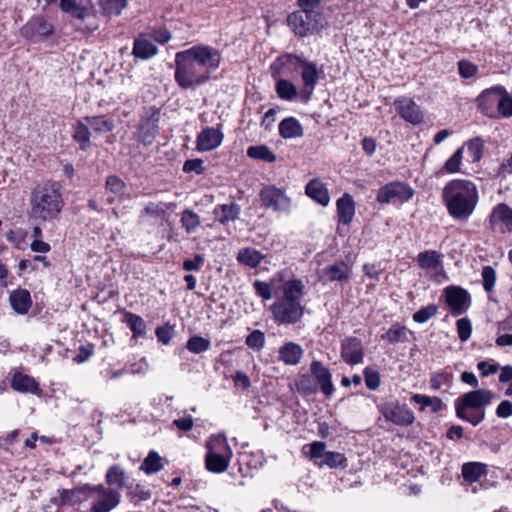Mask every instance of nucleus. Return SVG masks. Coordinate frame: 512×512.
<instances>
[{
  "label": "nucleus",
  "mask_w": 512,
  "mask_h": 512,
  "mask_svg": "<svg viewBox=\"0 0 512 512\" xmlns=\"http://www.w3.org/2000/svg\"><path fill=\"white\" fill-rule=\"evenodd\" d=\"M247 156L252 159L261 160L267 163H273L276 161V155L266 145H255L248 147Z\"/></svg>",
  "instance_id": "f704fd0d"
},
{
  "label": "nucleus",
  "mask_w": 512,
  "mask_h": 512,
  "mask_svg": "<svg viewBox=\"0 0 512 512\" xmlns=\"http://www.w3.org/2000/svg\"><path fill=\"white\" fill-rule=\"evenodd\" d=\"M364 380L369 390H376L380 386V374L378 371L371 368H365Z\"/></svg>",
  "instance_id": "680f3d73"
},
{
  "label": "nucleus",
  "mask_w": 512,
  "mask_h": 512,
  "mask_svg": "<svg viewBox=\"0 0 512 512\" xmlns=\"http://www.w3.org/2000/svg\"><path fill=\"white\" fill-rule=\"evenodd\" d=\"M26 28L41 36H49L53 33V26L40 17L32 19Z\"/></svg>",
  "instance_id": "37998d69"
},
{
  "label": "nucleus",
  "mask_w": 512,
  "mask_h": 512,
  "mask_svg": "<svg viewBox=\"0 0 512 512\" xmlns=\"http://www.w3.org/2000/svg\"><path fill=\"white\" fill-rule=\"evenodd\" d=\"M317 465L320 467L326 465L329 468H346L348 463L344 454L340 452L328 451L327 454H325V458L317 462Z\"/></svg>",
  "instance_id": "ea45409f"
},
{
  "label": "nucleus",
  "mask_w": 512,
  "mask_h": 512,
  "mask_svg": "<svg viewBox=\"0 0 512 512\" xmlns=\"http://www.w3.org/2000/svg\"><path fill=\"white\" fill-rule=\"evenodd\" d=\"M29 204L31 218L42 221L55 219L63 207L61 185L51 180L37 184L31 191Z\"/></svg>",
  "instance_id": "7ed1b4c3"
},
{
  "label": "nucleus",
  "mask_w": 512,
  "mask_h": 512,
  "mask_svg": "<svg viewBox=\"0 0 512 512\" xmlns=\"http://www.w3.org/2000/svg\"><path fill=\"white\" fill-rule=\"evenodd\" d=\"M487 473V465L480 462H468L462 466V477L469 483L477 482Z\"/></svg>",
  "instance_id": "7c9ffc66"
},
{
  "label": "nucleus",
  "mask_w": 512,
  "mask_h": 512,
  "mask_svg": "<svg viewBox=\"0 0 512 512\" xmlns=\"http://www.w3.org/2000/svg\"><path fill=\"white\" fill-rule=\"evenodd\" d=\"M297 388L302 395H311L316 392V387L313 385L309 375H302L297 383Z\"/></svg>",
  "instance_id": "69168bd1"
},
{
  "label": "nucleus",
  "mask_w": 512,
  "mask_h": 512,
  "mask_svg": "<svg viewBox=\"0 0 512 512\" xmlns=\"http://www.w3.org/2000/svg\"><path fill=\"white\" fill-rule=\"evenodd\" d=\"M310 370L317 383L320 385L323 394L325 396H331L335 389L332 383V374L330 370L323 366V364L318 360H313L311 362Z\"/></svg>",
  "instance_id": "dca6fc26"
},
{
  "label": "nucleus",
  "mask_w": 512,
  "mask_h": 512,
  "mask_svg": "<svg viewBox=\"0 0 512 512\" xmlns=\"http://www.w3.org/2000/svg\"><path fill=\"white\" fill-rule=\"evenodd\" d=\"M259 198L265 208L274 211H286L291 204V200L285 194V191L274 185L263 186L260 190Z\"/></svg>",
  "instance_id": "1a4fd4ad"
},
{
  "label": "nucleus",
  "mask_w": 512,
  "mask_h": 512,
  "mask_svg": "<svg viewBox=\"0 0 512 512\" xmlns=\"http://www.w3.org/2000/svg\"><path fill=\"white\" fill-rule=\"evenodd\" d=\"M125 473L119 466H112L106 474V479L109 485L122 487L124 485Z\"/></svg>",
  "instance_id": "09e8293b"
},
{
  "label": "nucleus",
  "mask_w": 512,
  "mask_h": 512,
  "mask_svg": "<svg viewBox=\"0 0 512 512\" xmlns=\"http://www.w3.org/2000/svg\"><path fill=\"white\" fill-rule=\"evenodd\" d=\"M155 334L160 343L167 345L170 343L174 335V329L171 325L165 324L157 327Z\"/></svg>",
  "instance_id": "e2e57ef3"
},
{
  "label": "nucleus",
  "mask_w": 512,
  "mask_h": 512,
  "mask_svg": "<svg viewBox=\"0 0 512 512\" xmlns=\"http://www.w3.org/2000/svg\"><path fill=\"white\" fill-rule=\"evenodd\" d=\"M447 305L450 307L452 314L457 316L464 312L467 303L470 301L468 291L459 286H448L444 290Z\"/></svg>",
  "instance_id": "f8f14e48"
},
{
  "label": "nucleus",
  "mask_w": 512,
  "mask_h": 512,
  "mask_svg": "<svg viewBox=\"0 0 512 512\" xmlns=\"http://www.w3.org/2000/svg\"><path fill=\"white\" fill-rule=\"evenodd\" d=\"M497 109L504 117L512 116V97L505 94L504 88H502Z\"/></svg>",
  "instance_id": "13d9d810"
},
{
  "label": "nucleus",
  "mask_w": 512,
  "mask_h": 512,
  "mask_svg": "<svg viewBox=\"0 0 512 512\" xmlns=\"http://www.w3.org/2000/svg\"><path fill=\"white\" fill-rule=\"evenodd\" d=\"M483 287L486 292H491L496 282V271L492 266H484L482 269Z\"/></svg>",
  "instance_id": "5fc2aeb1"
},
{
  "label": "nucleus",
  "mask_w": 512,
  "mask_h": 512,
  "mask_svg": "<svg viewBox=\"0 0 512 512\" xmlns=\"http://www.w3.org/2000/svg\"><path fill=\"white\" fill-rule=\"evenodd\" d=\"M9 300L13 310L21 315L26 314L32 305L30 293L24 289L13 291Z\"/></svg>",
  "instance_id": "cd10ccee"
},
{
  "label": "nucleus",
  "mask_w": 512,
  "mask_h": 512,
  "mask_svg": "<svg viewBox=\"0 0 512 512\" xmlns=\"http://www.w3.org/2000/svg\"><path fill=\"white\" fill-rule=\"evenodd\" d=\"M253 288L257 296L262 298V300L267 301L272 298V287L269 283L261 280H255Z\"/></svg>",
  "instance_id": "052dcab7"
},
{
  "label": "nucleus",
  "mask_w": 512,
  "mask_h": 512,
  "mask_svg": "<svg viewBox=\"0 0 512 512\" xmlns=\"http://www.w3.org/2000/svg\"><path fill=\"white\" fill-rule=\"evenodd\" d=\"M222 139L223 134L218 129L207 127L198 134L197 149L211 151L221 144Z\"/></svg>",
  "instance_id": "aec40b11"
},
{
  "label": "nucleus",
  "mask_w": 512,
  "mask_h": 512,
  "mask_svg": "<svg viewBox=\"0 0 512 512\" xmlns=\"http://www.w3.org/2000/svg\"><path fill=\"white\" fill-rule=\"evenodd\" d=\"M181 224L184 230L190 234L195 232L201 225V219L196 212L190 209H185L181 214Z\"/></svg>",
  "instance_id": "58836bf2"
},
{
  "label": "nucleus",
  "mask_w": 512,
  "mask_h": 512,
  "mask_svg": "<svg viewBox=\"0 0 512 512\" xmlns=\"http://www.w3.org/2000/svg\"><path fill=\"white\" fill-rule=\"evenodd\" d=\"M503 87H493L484 90L477 98L479 109L487 116L492 117L494 108L498 107V101Z\"/></svg>",
  "instance_id": "f3484780"
},
{
  "label": "nucleus",
  "mask_w": 512,
  "mask_h": 512,
  "mask_svg": "<svg viewBox=\"0 0 512 512\" xmlns=\"http://www.w3.org/2000/svg\"><path fill=\"white\" fill-rule=\"evenodd\" d=\"M221 64V52L209 45H194L175 54L174 79L181 89H195L207 83Z\"/></svg>",
  "instance_id": "f257e3e1"
},
{
  "label": "nucleus",
  "mask_w": 512,
  "mask_h": 512,
  "mask_svg": "<svg viewBox=\"0 0 512 512\" xmlns=\"http://www.w3.org/2000/svg\"><path fill=\"white\" fill-rule=\"evenodd\" d=\"M452 381L453 374L451 372L442 370L431 375L430 387L432 390H440L444 386L449 388L452 385Z\"/></svg>",
  "instance_id": "a19ab883"
},
{
  "label": "nucleus",
  "mask_w": 512,
  "mask_h": 512,
  "mask_svg": "<svg viewBox=\"0 0 512 512\" xmlns=\"http://www.w3.org/2000/svg\"><path fill=\"white\" fill-rule=\"evenodd\" d=\"M263 259L264 255L261 252L250 247L241 249L237 254V261L251 268L258 267Z\"/></svg>",
  "instance_id": "2f4dec72"
},
{
  "label": "nucleus",
  "mask_w": 512,
  "mask_h": 512,
  "mask_svg": "<svg viewBox=\"0 0 512 512\" xmlns=\"http://www.w3.org/2000/svg\"><path fill=\"white\" fill-rule=\"evenodd\" d=\"M417 264L425 270L437 269L442 267V254L436 250H425L417 255Z\"/></svg>",
  "instance_id": "c85d7f7f"
},
{
  "label": "nucleus",
  "mask_w": 512,
  "mask_h": 512,
  "mask_svg": "<svg viewBox=\"0 0 512 512\" xmlns=\"http://www.w3.org/2000/svg\"><path fill=\"white\" fill-rule=\"evenodd\" d=\"M380 412L387 421L399 426H408L415 420L411 409L398 403H385L380 407Z\"/></svg>",
  "instance_id": "9d476101"
},
{
  "label": "nucleus",
  "mask_w": 512,
  "mask_h": 512,
  "mask_svg": "<svg viewBox=\"0 0 512 512\" xmlns=\"http://www.w3.org/2000/svg\"><path fill=\"white\" fill-rule=\"evenodd\" d=\"M84 120L95 132L105 133L114 129V122L106 116L85 117Z\"/></svg>",
  "instance_id": "c9c22d12"
},
{
  "label": "nucleus",
  "mask_w": 512,
  "mask_h": 512,
  "mask_svg": "<svg viewBox=\"0 0 512 512\" xmlns=\"http://www.w3.org/2000/svg\"><path fill=\"white\" fill-rule=\"evenodd\" d=\"M230 459L228 456H221L212 453H206L205 466L206 469L213 473H222L227 470Z\"/></svg>",
  "instance_id": "473e14b6"
},
{
  "label": "nucleus",
  "mask_w": 512,
  "mask_h": 512,
  "mask_svg": "<svg viewBox=\"0 0 512 512\" xmlns=\"http://www.w3.org/2000/svg\"><path fill=\"white\" fill-rule=\"evenodd\" d=\"M158 53L157 46L153 43L150 36L140 34L135 38L132 54L139 59L148 60Z\"/></svg>",
  "instance_id": "6ab92c4d"
},
{
  "label": "nucleus",
  "mask_w": 512,
  "mask_h": 512,
  "mask_svg": "<svg viewBox=\"0 0 512 512\" xmlns=\"http://www.w3.org/2000/svg\"><path fill=\"white\" fill-rule=\"evenodd\" d=\"M338 222L350 225L355 215V202L353 197L345 193L336 202Z\"/></svg>",
  "instance_id": "5701e85b"
},
{
  "label": "nucleus",
  "mask_w": 512,
  "mask_h": 512,
  "mask_svg": "<svg viewBox=\"0 0 512 512\" xmlns=\"http://www.w3.org/2000/svg\"><path fill=\"white\" fill-rule=\"evenodd\" d=\"M305 192L310 198L322 206H327L330 202V196L327 188L318 179H312L309 181L305 187Z\"/></svg>",
  "instance_id": "a878e982"
},
{
  "label": "nucleus",
  "mask_w": 512,
  "mask_h": 512,
  "mask_svg": "<svg viewBox=\"0 0 512 512\" xmlns=\"http://www.w3.org/2000/svg\"><path fill=\"white\" fill-rule=\"evenodd\" d=\"M210 341L201 336H193L187 342V349L195 354L207 351L210 348Z\"/></svg>",
  "instance_id": "49530a36"
},
{
  "label": "nucleus",
  "mask_w": 512,
  "mask_h": 512,
  "mask_svg": "<svg viewBox=\"0 0 512 512\" xmlns=\"http://www.w3.org/2000/svg\"><path fill=\"white\" fill-rule=\"evenodd\" d=\"M245 343L250 349L260 351L265 345V335L260 330H254L246 337Z\"/></svg>",
  "instance_id": "de8ad7c7"
},
{
  "label": "nucleus",
  "mask_w": 512,
  "mask_h": 512,
  "mask_svg": "<svg viewBox=\"0 0 512 512\" xmlns=\"http://www.w3.org/2000/svg\"><path fill=\"white\" fill-rule=\"evenodd\" d=\"M301 67V78L304 83V90L301 92V96L307 101L310 99L318 83L319 69L316 63L307 60L302 62Z\"/></svg>",
  "instance_id": "2eb2a0df"
},
{
  "label": "nucleus",
  "mask_w": 512,
  "mask_h": 512,
  "mask_svg": "<svg viewBox=\"0 0 512 512\" xmlns=\"http://www.w3.org/2000/svg\"><path fill=\"white\" fill-rule=\"evenodd\" d=\"M288 26L295 35L306 37L320 32L326 25L323 13L295 11L287 18Z\"/></svg>",
  "instance_id": "39448f33"
},
{
  "label": "nucleus",
  "mask_w": 512,
  "mask_h": 512,
  "mask_svg": "<svg viewBox=\"0 0 512 512\" xmlns=\"http://www.w3.org/2000/svg\"><path fill=\"white\" fill-rule=\"evenodd\" d=\"M146 329L145 321L140 316L130 313V330L133 333V337H145Z\"/></svg>",
  "instance_id": "8fccbe9b"
},
{
  "label": "nucleus",
  "mask_w": 512,
  "mask_h": 512,
  "mask_svg": "<svg viewBox=\"0 0 512 512\" xmlns=\"http://www.w3.org/2000/svg\"><path fill=\"white\" fill-rule=\"evenodd\" d=\"M413 195L414 190L409 184L394 181L380 187L376 199L381 204H389L391 202L403 203L409 201Z\"/></svg>",
  "instance_id": "6e6552de"
},
{
  "label": "nucleus",
  "mask_w": 512,
  "mask_h": 512,
  "mask_svg": "<svg viewBox=\"0 0 512 512\" xmlns=\"http://www.w3.org/2000/svg\"><path fill=\"white\" fill-rule=\"evenodd\" d=\"M304 355L301 345L295 342H285L278 350V359L289 366H295L300 363Z\"/></svg>",
  "instance_id": "412c9836"
},
{
  "label": "nucleus",
  "mask_w": 512,
  "mask_h": 512,
  "mask_svg": "<svg viewBox=\"0 0 512 512\" xmlns=\"http://www.w3.org/2000/svg\"><path fill=\"white\" fill-rule=\"evenodd\" d=\"M275 90L280 99L287 101L293 100L298 94L296 86L286 79H279L276 82Z\"/></svg>",
  "instance_id": "e433bc0d"
},
{
  "label": "nucleus",
  "mask_w": 512,
  "mask_h": 512,
  "mask_svg": "<svg viewBox=\"0 0 512 512\" xmlns=\"http://www.w3.org/2000/svg\"><path fill=\"white\" fill-rule=\"evenodd\" d=\"M59 7L63 12L83 20L90 14L91 3L84 0H59Z\"/></svg>",
  "instance_id": "393cba45"
},
{
  "label": "nucleus",
  "mask_w": 512,
  "mask_h": 512,
  "mask_svg": "<svg viewBox=\"0 0 512 512\" xmlns=\"http://www.w3.org/2000/svg\"><path fill=\"white\" fill-rule=\"evenodd\" d=\"M279 134L284 139L299 138L304 135V129L295 117L284 118L278 126Z\"/></svg>",
  "instance_id": "bb28decb"
},
{
  "label": "nucleus",
  "mask_w": 512,
  "mask_h": 512,
  "mask_svg": "<svg viewBox=\"0 0 512 512\" xmlns=\"http://www.w3.org/2000/svg\"><path fill=\"white\" fill-rule=\"evenodd\" d=\"M306 59L303 56L285 53L278 58V61L281 63L284 69H288L289 72H294L298 69V67L302 66V62Z\"/></svg>",
  "instance_id": "c03bdc74"
},
{
  "label": "nucleus",
  "mask_w": 512,
  "mask_h": 512,
  "mask_svg": "<svg viewBox=\"0 0 512 512\" xmlns=\"http://www.w3.org/2000/svg\"><path fill=\"white\" fill-rule=\"evenodd\" d=\"M303 306L300 300L279 298L270 307L275 322L278 324H295L303 317Z\"/></svg>",
  "instance_id": "0eeeda50"
},
{
  "label": "nucleus",
  "mask_w": 512,
  "mask_h": 512,
  "mask_svg": "<svg viewBox=\"0 0 512 512\" xmlns=\"http://www.w3.org/2000/svg\"><path fill=\"white\" fill-rule=\"evenodd\" d=\"M206 447L208 453L228 456L229 458L232 456L231 448L228 445L227 439L224 435L211 436L207 441Z\"/></svg>",
  "instance_id": "c756f323"
},
{
  "label": "nucleus",
  "mask_w": 512,
  "mask_h": 512,
  "mask_svg": "<svg viewBox=\"0 0 512 512\" xmlns=\"http://www.w3.org/2000/svg\"><path fill=\"white\" fill-rule=\"evenodd\" d=\"M11 387L20 393H31L34 395H40L42 390L39 387L38 382L31 376L23 374L21 372H15L11 379Z\"/></svg>",
  "instance_id": "4be33fe9"
},
{
  "label": "nucleus",
  "mask_w": 512,
  "mask_h": 512,
  "mask_svg": "<svg viewBox=\"0 0 512 512\" xmlns=\"http://www.w3.org/2000/svg\"><path fill=\"white\" fill-rule=\"evenodd\" d=\"M407 336L406 327L399 323L393 324L387 331L381 336V339L389 344H396L404 342Z\"/></svg>",
  "instance_id": "4c0bfd02"
},
{
  "label": "nucleus",
  "mask_w": 512,
  "mask_h": 512,
  "mask_svg": "<svg viewBox=\"0 0 512 512\" xmlns=\"http://www.w3.org/2000/svg\"><path fill=\"white\" fill-rule=\"evenodd\" d=\"M183 171L185 173L194 172L197 175H200L204 172L203 160L195 158L189 159L184 162Z\"/></svg>",
  "instance_id": "338daca9"
},
{
  "label": "nucleus",
  "mask_w": 512,
  "mask_h": 512,
  "mask_svg": "<svg viewBox=\"0 0 512 512\" xmlns=\"http://www.w3.org/2000/svg\"><path fill=\"white\" fill-rule=\"evenodd\" d=\"M87 498H97L92 505V512H109L119 503V494L112 489H105L102 485H84L78 489Z\"/></svg>",
  "instance_id": "423d86ee"
},
{
  "label": "nucleus",
  "mask_w": 512,
  "mask_h": 512,
  "mask_svg": "<svg viewBox=\"0 0 512 512\" xmlns=\"http://www.w3.org/2000/svg\"><path fill=\"white\" fill-rule=\"evenodd\" d=\"M489 223L501 233L512 232V209L505 203L498 204L492 210Z\"/></svg>",
  "instance_id": "ddd939ff"
},
{
  "label": "nucleus",
  "mask_w": 512,
  "mask_h": 512,
  "mask_svg": "<svg viewBox=\"0 0 512 512\" xmlns=\"http://www.w3.org/2000/svg\"><path fill=\"white\" fill-rule=\"evenodd\" d=\"M397 113L407 122L418 125L423 121V113L412 99L401 97L394 101Z\"/></svg>",
  "instance_id": "4468645a"
},
{
  "label": "nucleus",
  "mask_w": 512,
  "mask_h": 512,
  "mask_svg": "<svg viewBox=\"0 0 512 512\" xmlns=\"http://www.w3.org/2000/svg\"><path fill=\"white\" fill-rule=\"evenodd\" d=\"M438 307L436 305H428L420 308L413 314V320L417 323H425L437 314Z\"/></svg>",
  "instance_id": "603ef678"
},
{
  "label": "nucleus",
  "mask_w": 512,
  "mask_h": 512,
  "mask_svg": "<svg viewBox=\"0 0 512 512\" xmlns=\"http://www.w3.org/2000/svg\"><path fill=\"white\" fill-rule=\"evenodd\" d=\"M74 138L81 143H88L90 139L89 125L79 122L76 127Z\"/></svg>",
  "instance_id": "774afa93"
},
{
  "label": "nucleus",
  "mask_w": 512,
  "mask_h": 512,
  "mask_svg": "<svg viewBox=\"0 0 512 512\" xmlns=\"http://www.w3.org/2000/svg\"><path fill=\"white\" fill-rule=\"evenodd\" d=\"M458 337L462 342H466L472 333V324L468 318H461L456 322Z\"/></svg>",
  "instance_id": "4d7b16f0"
},
{
  "label": "nucleus",
  "mask_w": 512,
  "mask_h": 512,
  "mask_svg": "<svg viewBox=\"0 0 512 512\" xmlns=\"http://www.w3.org/2000/svg\"><path fill=\"white\" fill-rule=\"evenodd\" d=\"M467 153L472 162H479L483 155L484 143L479 138H473L466 142Z\"/></svg>",
  "instance_id": "a18cd8bd"
},
{
  "label": "nucleus",
  "mask_w": 512,
  "mask_h": 512,
  "mask_svg": "<svg viewBox=\"0 0 512 512\" xmlns=\"http://www.w3.org/2000/svg\"><path fill=\"white\" fill-rule=\"evenodd\" d=\"M442 200L448 214L457 221H466L479 201L476 184L467 179H453L442 190Z\"/></svg>",
  "instance_id": "f03ea898"
},
{
  "label": "nucleus",
  "mask_w": 512,
  "mask_h": 512,
  "mask_svg": "<svg viewBox=\"0 0 512 512\" xmlns=\"http://www.w3.org/2000/svg\"><path fill=\"white\" fill-rule=\"evenodd\" d=\"M462 154H463V147H460L445 162L444 168L448 173H457L460 171Z\"/></svg>",
  "instance_id": "6e6d98bb"
},
{
  "label": "nucleus",
  "mask_w": 512,
  "mask_h": 512,
  "mask_svg": "<svg viewBox=\"0 0 512 512\" xmlns=\"http://www.w3.org/2000/svg\"><path fill=\"white\" fill-rule=\"evenodd\" d=\"M494 394L488 389H476L467 392L455 400L456 416L473 426L485 419V407L490 405Z\"/></svg>",
  "instance_id": "20e7f679"
},
{
  "label": "nucleus",
  "mask_w": 512,
  "mask_h": 512,
  "mask_svg": "<svg viewBox=\"0 0 512 512\" xmlns=\"http://www.w3.org/2000/svg\"><path fill=\"white\" fill-rule=\"evenodd\" d=\"M174 205L175 204H173V203L150 202L146 205L145 212H146V214L154 216V217H162L165 215L166 211Z\"/></svg>",
  "instance_id": "864d4df0"
},
{
  "label": "nucleus",
  "mask_w": 512,
  "mask_h": 512,
  "mask_svg": "<svg viewBox=\"0 0 512 512\" xmlns=\"http://www.w3.org/2000/svg\"><path fill=\"white\" fill-rule=\"evenodd\" d=\"M164 467L162 457L156 451H150L140 466V470L147 475L154 474Z\"/></svg>",
  "instance_id": "72a5a7b5"
},
{
  "label": "nucleus",
  "mask_w": 512,
  "mask_h": 512,
  "mask_svg": "<svg viewBox=\"0 0 512 512\" xmlns=\"http://www.w3.org/2000/svg\"><path fill=\"white\" fill-rule=\"evenodd\" d=\"M241 207L235 202L219 204L213 209L214 220L222 225L235 221L239 218Z\"/></svg>",
  "instance_id": "b1692460"
},
{
  "label": "nucleus",
  "mask_w": 512,
  "mask_h": 512,
  "mask_svg": "<svg viewBox=\"0 0 512 512\" xmlns=\"http://www.w3.org/2000/svg\"><path fill=\"white\" fill-rule=\"evenodd\" d=\"M126 0H102L101 7L104 13L108 15H118L125 8Z\"/></svg>",
  "instance_id": "3c124183"
},
{
  "label": "nucleus",
  "mask_w": 512,
  "mask_h": 512,
  "mask_svg": "<svg viewBox=\"0 0 512 512\" xmlns=\"http://www.w3.org/2000/svg\"><path fill=\"white\" fill-rule=\"evenodd\" d=\"M303 284L300 280L294 279L285 283L283 287V299L300 300L303 292Z\"/></svg>",
  "instance_id": "79ce46f5"
},
{
  "label": "nucleus",
  "mask_w": 512,
  "mask_h": 512,
  "mask_svg": "<svg viewBox=\"0 0 512 512\" xmlns=\"http://www.w3.org/2000/svg\"><path fill=\"white\" fill-rule=\"evenodd\" d=\"M328 451H326V444L321 441H315L310 444V457L312 460L319 462L318 460H323L325 458V454H327Z\"/></svg>",
  "instance_id": "0e129e2a"
},
{
  "label": "nucleus",
  "mask_w": 512,
  "mask_h": 512,
  "mask_svg": "<svg viewBox=\"0 0 512 512\" xmlns=\"http://www.w3.org/2000/svg\"><path fill=\"white\" fill-rule=\"evenodd\" d=\"M458 72L462 78L469 79L476 75L478 67L468 60H460L458 62Z\"/></svg>",
  "instance_id": "bf43d9fd"
},
{
  "label": "nucleus",
  "mask_w": 512,
  "mask_h": 512,
  "mask_svg": "<svg viewBox=\"0 0 512 512\" xmlns=\"http://www.w3.org/2000/svg\"><path fill=\"white\" fill-rule=\"evenodd\" d=\"M351 276V268L344 261H337L322 270V278L327 282H347Z\"/></svg>",
  "instance_id": "a211bd4d"
},
{
  "label": "nucleus",
  "mask_w": 512,
  "mask_h": 512,
  "mask_svg": "<svg viewBox=\"0 0 512 512\" xmlns=\"http://www.w3.org/2000/svg\"><path fill=\"white\" fill-rule=\"evenodd\" d=\"M364 348L362 341L357 337H347L341 343V357L349 365L363 362Z\"/></svg>",
  "instance_id": "9b49d317"
}]
</instances>
